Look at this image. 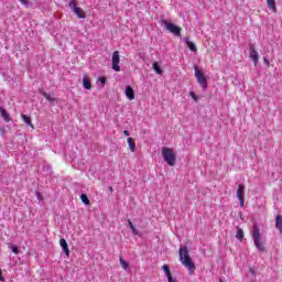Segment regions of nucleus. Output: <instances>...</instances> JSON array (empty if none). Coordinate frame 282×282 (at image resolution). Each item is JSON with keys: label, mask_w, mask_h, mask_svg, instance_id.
I'll use <instances>...</instances> for the list:
<instances>
[{"label": "nucleus", "mask_w": 282, "mask_h": 282, "mask_svg": "<svg viewBox=\"0 0 282 282\" xmlns=\"http://www.w3.org/2000/svg\"><path fill=\"white\" fill-rule=\"evenodd\" d=\"M178 257H180L183 265H185V268H187L189 274H194L195 273V263H193V260H191V256H188V248L187 247L181 248L178 251Z\"/></svg>", "instance_id": "obj_1"}, {"label": "nucleus", "mask_w": 282, "mask_h": 282, "mask_svg": "<svg viewBox=\"0 0 282 282\" xmlns=\"http://www.w3.org/2000/svg\"><path fill=\"white\" fill-rule=\"evenodd\" d=\"M252 239L258 252H265V245L263 243L261 231L257 225H253L252 227Z\"/></svg>", "instance_id": "obj_2"}, {"label": "nucleus", "mask_w": 282, "mask_h": 282, "mask_svg": "<svg viewBox=\"0 0 282 282\" xmlns=\"http://www.w3.org/2000/svg\"><path fill=\"white\" fill-rule=\"evenodd\" d=\"M162 156L164 162H166V164H169V166H175V152L173 151V149H169V148H162Z\"/></svg>", "instance_id": "obj_3"}, {"label": "nucleus", "mask_w": 282, "mask_h": 282, "mask_svg": "<svg viewBox=\"0 0 282 282\" xmlns=\"http://www.w3.org/2000/svg\"><path fill=\"white\" fill-rule=\"evenodd\" d=\"M194 76L198 85H200L202 89H208V82L206 80V76H204V73H202L197 66L194 67Z\"/></svg>", "instance_id": "obj_4"}, {"label": "nucleus", "mask_w": 282, "mask_h": 282, "mask_svg": "<svg viewBox=\"0 0 282 282\" xmlns=\"http://www.w3.org/2000/svg\"><path fill=\"white\" fill-rule=\"evenodd\" d=\"M163 25L167 30V32H170L171 34H174V36H182V28H180L166 20H163Z\"/></svg>", "instance_id": "obj_5"}, {"label": "nucleus", "mask_w": 282, "mask_h": 282, "mask_svg": "<svg viewBox=\"0 0 282 282\" xmlns=\"http://www.w3.org/2000/svg\"><path fill=\"white\" fill-rule=\"evenodd\" d=\"M112 69L113 72H120V52L112 53Z\"/></svg>", "instance_id": "obj_6"}, {"label": "nucleus", "mask_w": 282, "mask_h": 282, "mask_svg": "<svg viewBox=\"0 0 282 282\" xmlns=\"http://www.w3.org/2000/svg\"><path fill=\"white\" fill-rule=\"evenodd\" d=\"M249 51H250L249 58H251L254 67H257V65H259V53L257 52V48H254V45H250Z\"/></svg>", "instance_id": "obj_7"}, {"label": "nucleus", "mask_w": 282, "mask_h": 282, "mask_svg": "<svg viewBox=\"0 0 282 282\" xmlns=\"http://www.w3.org/2000/svg\"><path fill=\"white\" fill-rule=\"evenodd\" d=\"M245 191H246V186H243V185H238V189H237V198L239 199V202H240V206H241V208H243V193H245Z\"/></svg>", "instance_id": "obj_8"}, {"label": "nucleus", "mask_w": 282, "mask_h": 282, "mask_svg": "<svg viewBox=\"0 0 282 282\" xmlns=\"http://www.w3.org/2000/svg\"><path fill=\"white\" fill-rule=\"evenodd\" d=\"M59 246H61L63 252L66 254V257H69V246L67 245V240L62 238L59 240Z\"/></svg>", "instance_id": "obj_9"}, {"label": "nucleus", "mask_w": 282, "mask_h": 282, "mask_svg": "<svg viewBox=\"0 0 282 282\" xmlns=\"http://www.w3.org/2000/svg\"><path fill=\"white\" fill-rule=\"evenodd\" d=\"M126 96H127L128 100L135 99V91H133V88L131 86L126 87Z\"/></svg>", "instance_id": "obj_10"}, {"label": "nucleus", "mask_w": 282, "mask_h": 282, "mask_svg": "<svg viewBox=\"0 0 282 282\" xmlns=\"http://www.w3.org/2000/svg\"><path fill=\"white\" fill-rule=\"evenodd\" d=\"M183 41L186 43V45H187L188 50H191V52H197V45H195L193 42H191V40H188V37H184Z\"/></svg>", "instance_id": "obj_11"}, {"label": "nucleus", "mask_w": 282, "mask_h": 282, "mask_svg": "<svg viewBox=\"0 0 282 282\" xmlns=\"http://www.w3.org/2000/svg\"><path fill=\"white\" fill-rule=\"evenodd\" d=\"M275 228L282 235V217H281V215H278L276 218H275Z\"/></svg>", "instance_id": "obj_12"}, {"label": "nucleus", "mask_w": 282, "mask_h": 282, "mask_svg": "<svg viewBox=\"0 0 282 282\" xmlns=\"http://www.w3.org/2000/svg\"><path fill=\"white\" fill-rule=\"evenodd\" d=\"M128 147L131 153H135V141L133 140V138H128Z\"/></svg>", "instance_id": "obj_13"}, {"label": "nucleus", "mask_w": 282, "mask_h": 282, "mask_svg": "<svg viewBox=\"0 0 282 282\" xmlns=\"http://www.w3.org/2000/svg\"><path fill=\"white\" fill-rule=\"evenodd\" d=\"M0 115L3 118L4 122H10V115L2 107H0Z\"/></svg>", "instance_id": "obj_14"}, {"label": "nucleus", "mask_w": 282, "mask_h": 282, "mask_svg": "<svg viewBox=\"0 0 282 282\" xmlns=\"http://www.w3.org/2000/svg\"><path fill=\"white\" fill-rule=\"evenodd\" d=\"M269 10L272 12H276V2L274 0H267Z\"/></svg>", "instance_id": "obj_15"}, {"label": "nucleus", "mask_w": 282, "mask_h": 282, "mask_svg": "<svg viewBox=\"0 0 282 282\" xmlns=\"http://www.w3.org/2000/svg\"><path fill=\"white\" fill-rule=\"evenodd\" d=\"M22 120L23 122H25V124H29L31 129H34V124H32V119L30 117H28L26 115H22Z\"/></svg>", "instance_id": "obj_16"}, {"label": "nucleus", "mask_w": 282, "mask_h": 282, "mask_svg": "<svg viewBox=\"0 0 282 282\" xmlns=\"http://www.w3.org/2000/svg\"><path fill=\"white\" fill-rule=\"evenodd\" d=\"M84 89H91V82L87 77H83Z\"/></svg>", "instance_id": "obj_17"}, {"label": "nucleus", "mask_w": 282, "mask_h": 282, "mask_svg": "<svg viewBox=\"0 0 282 282\" xmlns=\"http://www.w3.org/2000/svg\"><path fill=\"white\" fill-rule=\"evenodd\" d=\"M41 94L46 98V100H48V102H56V98L52 97L50 94L45 91H41Z\"/></svg>", "instance_id": "obj_18"}, {"label": "nucleus", "mask_w": 282, "mask_h": 282, "mask_svg": "<svg viewBox=\"0 0 282 282\" xmlns=\"http://www.w3.org/2000/svg\"><path fill=\"white\" fill-rule=\"evenodd\" d=\"M119 263H120L122 270H129V263L127 261H124V259L119 258Z\"/></svg>", "instance_id": "obj_19"}, {"label": "nucleus", "mask_w": 282, "mask_h": 282, "mask_svg": "<svg viewBox=\"0 0 282 282\" xmlns=\"http://www.w3.org/2000/svg\"><path fill=\"white\" fill-rule=\"evenodd\" d=\"M152 67H153L154 72H155L156 74H162V68L160 67V63L154 62L153 65H152Z\"/></svg>", "instance_id": "obj_20"}, {"label": "nucleus", "mask_w": 282, "mask_h": 282, "mask_svg": "<svg viewBox=\"0 0 282 282\" xmlns=\"http://www.w3.org/2000/svg\"><path fill=\"white\" fill-rule=\"evenodd\" d=\"M236 238H237L239 241H243V230H242L241 228H237Z\"/></svg>", "instance_id": "obj_21"}, {"label": "nucleus", "mask_w": 282, "mask_h": 282, "mask_svg": "<svg viewBox=\"0 0 282 282\" xmlns=\"http://www.w3.org/2000/svg\"><path fill=\"white\" fill-rule=\"evenodd\" d=\"M76 17H78V19H85V13L80 10V8L75 9V11H73Z\"/></svg>", "instance_id": "obj_22"}, {"label": "nucleus", "mask_w": 282, "mask_h": 282, "mask_svg": "<svg viewBox=\"0 0 282 282\" xmlns=\"http://www.w3.org/2000/svg\"><path fill=\"white\" fill-rule=\"evenodd\" d=\"M80 199H82L83 204H85L86 206H88V204H89V198L87 197L86 194H82V195H80Z\"/></svg>", "instance_id": "obj_23"}, {"label": "nucleus", "mask_w": 282, "mask_h": 282, "mask_svg": "<svg viewBox=\"0 0 282 282\" xmlns=\"http://www.w3.org/2000/svg\"><path fill=\"white\" fill-rule=\"evenodd\" d=\"M69 8L73 10V12H75L76 9H78V7L76 6V2H75L74 0H72V1L69 2Z\"/></svg>", "instance_id": "obj_24"}, {"label": "nucleus", "mask_w": 282, "mask_h": 282, "mask_svg": "<svg viewBox=\"0 0 282 282\" xmlns=\"http://www.w3.org/2000/svg\"><path fill=\"white\" fill-rule=\"evenodd\" d=\"M189 96L191 98H193V100H195V102H198L199 101V98L197 97V95H195V91H189Z\"/></svg>", "instance_id": "obj_25"}, {"label": "nucleus", "mask_w": 282, "mask_h": 282, "mask_svg": "<svg viewBox=\"0 0 282 282\" xmlns=\"http://www.w3.org/2000/svg\"><path fill=\"white\" fill-rule=\"evenodd\" d=\"M130 230H131L132 235H134V236L140 235V232L138 231V229H135V227L133 225L130 227Z\"/></svg>", "instance_id": "obj_26"}, {"label": "nucleus", "mask_w": 282, "mask_h": 282, "mask_svg": "<svg viewBox=\"0 0 282 282\" xmlns=\"http://www.w3.org/2000/svg\"><path fill=\"white\" fill-rule=\"evenodd\" d=\"M11 250L14 254H19V248L17 246H11Z\"/></svg>", "instance_id": "obj_27"}, {"label": "nucleus", "mask_w": 282, "mask_h": 282, "mask_svg": "<svg viewBox=\"0 0 282 282\" xmlns=\"http://www.w3.org/2000/svg\"><path fill=\"white\" fill-rule=\"evenodd\" d=\"M162 270H163V272H169L171 269H169V265H166V264H164L163 267H162Z\"/></svg>", "instance_id": "obj_28"}, {"label": "nucleus", "mask_w": 282, "mask_h": 282, "mask_svg": "<svg viewBox=\"0 0 282 282\" xmlns=\"http://www.w3.org/2000/svg\"><path fill=\"white\" fill-rule=\"evenodd\" d=\"M99 83H101V85H105V83H107V79L105 77H99Z\"/></svg>", "instance_id": "obj_29"}, {"label": "nucleus", "mask_w": 282, "mask_h": 282, "mask_svg": "<svg viewBox=\"0 0 282 282\" xmlns=\"http://www.w3.org/2000/svg\"><path fill=\"white\" fill-rule=\"evenodd\" d=\"M263 61H264V64L267 65V67H270V61L265 57L263 58Z\"/></svg>", "instance_id": "obj_30"}, {"label": "nucleus", "mask_w": 282, "mask_h": 282, "mask_svg": "<svg viewBox=\"0 0 282 282\" xmlns=\"http://www.w3.org/2000/svg\"><path fill=\"white\" fill-rule=\"evenodd\" d=\"M167 281H169V282H176L175 279H173V275H169V276H167Z\"/></svg>", "instance_id": "obj_31"}, {"label": "nucleus", "mask_w": 282, "mask_h": 282, "mask_svg": "<svg viewBox=\"0 0 282 282\" xmlns=\"http://www.w3.org/2000/svg\"><path fill=\"white\" fill-rule=\"evenodd\" d=\"M20 3H22V6H28V0H20Z\"/></svg>", "instance_id": "obj_32"}, {"label": "nucleus", "mask_w": 282, "mask_h": 282, "mask_svg": "<svg viewBox=\"0 0 282 282\" xmlns=\"http://www.w3.org/2000/svg\"><path fill=\"white\" fill-rule=\"evenodd\" d=\"M131 226H133V223L131 221V219H128V227L131 228Z\"/></svg>", "instance_id": "obj_33"}, {"label": "nucleus", "mask_w": 282, "mask_h": 282, "mask_svg": "<svg viewBox=\"0 0 282 282\" xmlns=\"http://www.w3.org/2000/svg\"><path fill=\"white\" fill-rule=\"evenodd\" d=\"M0 281H3V271L0 269Z\"/></svg>", "instance_id": "obj_34"}, {"label": "nucleus", "mask_w": 282, "mask_h": 282, "mask_svg": "<svg viewBox=\"0 0 282 282\" xmlns=\"http://www.w3.org/2000/svg\"><path fill=\"white\" fill-rule=\"evenodd\" d=\"M123 135L129 137V131L128 130H123Z\"/></svg>", "instance_id": "obj_35"}, {"label": "nucleus", "mask_w": 282, "mask_h": 282, "mask_svg": "<svg viewBox=\"0 0 282 282\" xmlns=\"http://www.w3.org/2000/svg\"><path fill=\"white\" fill-rule=\"evenodd\" d=\"M37 199H41V192H36Z\"/></svg>", "instance_id": "obj_36"}, {"label": "nucleus", "mask_w": 282, "mask_h": 282, "mask_svg": "<svg viewBox=\"0 0 282 282\" xmlns=\"http://www.w3.org/2000/svg\"><path fill=\"white\" fill-rule=\"evenodd\" d=\"M165 275H166L167 278L171 276V270L167 271V272H165Z\"/></svg>", "instance_id": "obj_37"}, {"label": "nucleus", "mask_w": 282, "mask_h": 282, "mask_svg": "<svg viewBox=\"0 0 282 282\" xmlns=\"http://www.w3.org/2000/svg\"><path fill=\"white\" fill-rule=\"evenodd\" d=\"M110 193H113V187H109Z\"/></svg>", "instance_id": "obj_38"}]
</instances>
